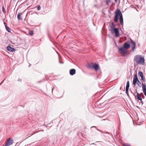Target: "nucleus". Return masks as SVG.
I'll use <instances>...</instances> for the list:
<instances>
[{"instance_id":"nucleus-21","label":"nucleus","mask_w":146,"mask_h":146,"mask_svg":"<svg viewBox=\"0 0 146 146\" xmlns=\"http://www.w3.org/2000/svg\"><path fill=\"white\" fill-rule=\"evenodd\" d=\"M93 65H93L92 64H89L88 66V67L89 68H93Z\"/></svg>"},{"instance_id":"nucleus-1","label":"nucleus","mask_w":146,"mask_h":146,"mask_svg":"<svg viewBox=\"0 0 146 146\" xmlns=\"http://www.w3.org/2000/svg\"><path fill=\"white\" fill-rule=\"evenodd\" d=\"M134 62L138 64L143 65L144 63V58L141 56L137 55L134 58Z\"/></svg>"},{"instance_id":"nucleus-7","label":"nucleus","mask_w":146,"mask_h":146,"mask_svg":"<svg viewBox=\"0 0 146 146\" xmlns=\"http://www.w3.org/2000/svg\"><path fill=\"white\" fill-rule=\"evenodd\" d=\"M142 85L143 92L145 95L146 96V85L145 84L142 83Z\"/></svg>"},{"instance_id":"nucleus-27","label":"nucleus","mask_w":146,"mask_h":146,"mask_svg":"<svg viewBox=\"0 0 146 146\" xmlns=\"http://www.w3.org/2000/svg\"><path fill=\"white\" fill-rule=\"evenodd\" d=\"M41 8V7L40 6H38L37 7V10L39 11V10Z\"/></svg>"},{"instance_id":"nucleus-14","label":"nucleus","mask_w":146,"mask_h":146,"mask_svg":"<svg viewBox=\"0 0 146 146\" xmlns=\"http://www.w3.org/2000/svg\"><path fill=\"white\" fill-rule=\"evenodd\" d=\"M110 26L111 28L110 30V31L115 28V25L112 22H111V24L110 25Z\"/></svg>"},{"instance_id":"nucleus-18","label":"nucleus","mask_w":146,"mask_h":146,"mask_svg":"<svg viewBox=\"0 0 146 146\" xmlns=\"http://www.w3.org/2000/svg\"><path fill=\"white\" fill-rule=\"evenodd\" d=\"M4 23L6 30L8 31V32H10L11 29H10L7 25L6 24L5 22H4Z\"/></svg>"},{"instance_id":"nucleus-11","label":"nucleus","mask_w":146,"mask_h":146,"mask_svg":"<svg viewBox=\"0 0 146 146\" xmlns=\"http://www.w3.org/2000/svg\"><path fill=\"white\" fill-rule=\"evenodd\" d=\"M7 48V50L10 52H13L15 50V49L14 48H12L10 46H8Z\"/></svg>"},{"instance_id":"nucleus-6","label":"nucleus","mask_w":146,"mask_h":146,"mask_svg":"<svg viewBox=\"0 0 146 146\" xmlns=\"http://www.w3.org/2000/svg\"><path fill=\"white\" fill-rule=\"evenodd\" d=\"M139 80L138 78L137 74V73H136V74L134 76L133 80V84L134 86H135V85L137 84V83Z\"/></svg>"},{"instance_id":"nucleus-2","label":"nucleus","mask_w":146,"mask_h":146,"mask_svg":"<svg viewBox=\"0 0 146 146\" xmlns=\"http://www.w3.org/2000/svg\"><path fill=\"white\" fill-rule=\"evenodd\" d=\"M115 16L114 18V21L115 22H117L118 21L119 16L120 17V16L122 14L119 10H117L115 11Z\"/></svg>"},{"instance_id":"nucleus-4","label":"nucleus","mask_w":146,"mask_h":146,"mask_svg":"<svg viewBox=\"0 0 146 146\" xmlns=\"http://www.w3.org/2000/svg\"><path fill=\"white\" fill-rule=\"evenodd\" d=\"M112 33H114L115 34V36L116 37H118L119 35V29L118 28H115L114 29L111 31Z\"/></svg>"},{"instance_id":"nucleus-29","label":"nucleus","mask_w":146,"mask_h":146,"mask_svg":"<svg viewBox=\"0 0 146 146\" xmlns=\"http://www.w3.org/2000/svg\"><path fill=\"white\" fill-rule=\"evenodd\" d=\"M97 130L99 131H100V130H99L98 129H97Z\"/></svg>"},{"instance_id":"nucleus-12","label":"nucleus","mask_w":146,"mask_h":146,"mask_svg":"<svg viewBox=\"0 0 146 146\" xmlns=\"http://www.w3.org/2000/svg\"><path fill=\"white\" fill-rule=\"evenodd\" d=\"M76 73V70L75 69H71L70 71V74L71 75H73Z\"/></svg>"},{"instance_id":"nucleus-22","label":"nucleus","mask_w":146,"mask_h":146,"mask_svg":"<svg viewBox=\"0 0 146 146\" xmlns=\"http://www.w3.org/2000/svg\"><path fill=\"white\" fill-rule=\"evenodd\" d=\"M129 82L128 81L127 83V84L126 87V88H129Z\"/></svg>"},{"instance_id":"nucleus-26","label":"nucleus","mask_w":146,"mask_h":146,"mask_svg":"<svg viewBox=\"0 0 146 146\" xmlns=\"http://www.w3.org/2000/svg\"><path fill=\"white\" fill-rule=\"evenodd\" d=\"M2 9H3V11L4 12V13H6V12L5 11V8H4L3 7H2Z\"/></svg>"},{"instance_id":"nucleus-15","label":"nucleus","mask_w":146,"mask_h":146,"mask_svg":"<svg viewBox=\"0 0 146 146\" xmlns=\"http://www.w3.org/2000/svg\"><path fill=\"white\" fill-rule=\"evenodd\" d=\"M93 68L96 71L99 68V66L97 64H95L93 65Z\"/></svg>"},{"instance_id":"nucleus-17","label":"nucleus","mask_w":146,"mask_h":146,"mask_svg":"<svg viewBox=\"0 0 146 146\" xmlns=\"http://www.w3.org/2000/svg\"><path fill=\"white\" fill-rule=\"evenodd\" d=\"M119 20L121 24V25H123V20L122 15L120 16Z\"/></svg>"},{"instance_id":"nucleus-23","label":"nucleus","mask_w":146,"mask_h":146,"mask_svg":"<svg viewBox=\"0 0 146 146\" xmlns=\"http://www.w3.org/2000/svg\"><path fill=\"white\" fill-rule=\"evenodd\" d=\"M29 34L31 35H33V32L32 31H30L29 32Z\"/></svg>"},{"instance_id":"nucleus-3","label":"nucleus","mask_w":146,"mask_h":146,"mask_svg":"<svg viewBox=\"0 0 146 146\" xmlns=\"http://www.w3.org/2000/svg\"><path fill=\"white\" fill-rule=\"evenodd\" d=\"M118 50L120 53L124 55L127 53L128 52V50L123 47H121L118 48Z\"/></svg>"},{"instance_id":"nucleus-28","label":"nucleus","mask_w":146,"mask_h":146,"mask_svg":"<svg viewBox=\"0 0 146 146\" xmlns=\"http://www.w3.org/2000/svg\"><path fill=\"white\" fill-rule=\"evenodd\" d=\"M115 2H117V0H115Z\"/></svg>"},{"instance_id":"nucleus-16","label":"nucleus","mask_w":146,"mask_h":146,"mask_svg":"<svg viewBox=\"0 0 146 146\" xmlns=\"http://www.w3.org/2000/svg\"><path fill=\"white\" fill-rule=\"evenodd\" d=\"M23 14V13H19L17 15V18L19 20H22V19L21 18V16Z\"/></svg>"},{"instance_id":"nucleus-19","label":"nucleus","mask_w":146,"mask_h":146,"mask_svg":"<svg viewBox=\"0 0 146 146\" xmlns=\"http://www.w3.org/2000/svg\"><path fill=\"white\" fill-rule=\"evenodd\" d=\"M137 85L139 87H141V82L139 80L137 82Z\"/></svg>"},{"instance_id":"nucleus-9","label":"nucleus","mask_w":146,"mask_h":146,"mask_svg":"<svg viewBox=\"0 0 146 146\" xmlns=\"http://www.w3.org/2000/svg\"><path fill=\"white\" fill-rule=\"evenodd\" d=\"M131 45L132 48V50L134 51L135 46V43L131 40Z\"/></svg>"},{"instance_id":"nucleus-10","label":"nucleus","mask_w":146,"mask_h":146,"mask_svg":"<svg viewBox=\"0 0 146 146\" xmlns=\"http://www.w3.org/2000/svg\"><path fill=\"white\" fill-rule=\"evenodd\" d=\"M123 47L128 50V49L130 47V45L128 44L127 42H125L123 44Z\"/></svg>"},{"instance_id":"nucleus-24","label":"nucleus","mask_w":146,"mask_h":146,"mask_svg":"<svg viewBox=\"0 0 146 146\" xmlns=\"http://www.w3.org/2000/svg\"><path fill=\"white\" fill-rule=\"evenodd\" d=\"M123 146H131L129 144L127 143H124L123 144Z\"/></svg>"},{"instance_id":"nucleus-8","label":"nucleus","mask_w":146,"mask_h":146,"mask_svg":"<svg viewBox=\"0 0 146 146\" xmlns=\"http://www.w3.org/2000/svg\"><path fill=\"white\" fill-rule=\"evenodd\" d=\"M138 75L141 76V79L143 81L145 82V78H144L143 74L142 72L140 71L138 73Z\"/></svg>"},{"instance_id":"nucleus-5","label":"nucleus","mask_w":146,"mask_h":146,"mask_svg":"<svg viewBox=\"0 0 146 146\" xmlns=\"http://www.w3.org/2000/svg\"><path fill=\"white\" fill-rule=\"evenodd\" d=\"M13 139H8L6 142V144L5 146H9L13 143Z\"/></svg>"},{"instance_id":"nucleus-13","label":"nucleus","mask_w":146,"mask_h":146,"mask_svg":"<svg viewBox=\"0 0 146 146\" xmlns=\"http://www.w3.org/2000/svg\"><path fill=\"white\" fill-rule=\"evenodd\" d=\"M137 99L140 100L141 102V103L142 104H143V102L142 101V99L141 98L140 94L139 93H137Z\"/></svg>"},{"instance_id":"nucleus-25","label":"nucleus","mask_w":146,"mask_h":146,"mask_svg":"<svg viewBox=\"0 0 146 146\" xmlns=\"http://www.w3.org/2000/svg\"><path fill=\"white\" fill-rule=\"evenodd\" d=\"M128 90H129V88H126V89H125L126 93L127 94H128Z\"/></svg>"},{"instance_id":"nucleus-20","label":"nucleus","mask_w":146,"mask_h":146,"mask_svg":"<svg viewBox=\"0 0 146 146\" xmlns=\"http://www.w3.org/2000/svg\"><path fill=\"white\" fill-rule=\"evenodd\" d=\"M111 0H106V4L108 5L109 4Z\"/></svg>"}]
</instances>
